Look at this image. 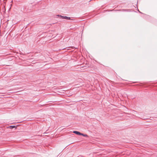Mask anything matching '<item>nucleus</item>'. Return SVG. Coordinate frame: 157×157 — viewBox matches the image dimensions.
Wrapping results in <instances>:
<instances>
[{
    "label": "nucleus",
    "mask_w": 157,
    "mask_h": 157,
    "mask_svg": "<svg viewBox=\"0 0 157 157\" xmlns=\"http://www.w3.org/2000/svg\"><path fill=\"white\" fill-rule=\"evenodd\" d=\"M15 126H10V127L11 128H15Z\"/></svg>",
    "instance_id": "obj_4"
},
{
    "label": "nucleus",
    "mask_w": 157,
    "mask_h": 157,
    "mask_svg": "<svg viewBox=\"0 0 157 157\" xmlns=\"http://www.w3.org/2000/svg\"><path fill=\"white\" fill-rule=\"evenodd\" d=\"M81 135L85 137H88V135L86 134H84L81 133Z\"/></svg>",
    "instance_id": "obj_3"
},
{
    "label": "nucleus",
    "mask_w": 157,
    "mask_h": 157,
    "mask_svg": "<svg viewBox=\"0 0 157 157\" xmlns=\"http://www.w3.org/2000/svg\"><path fill=\"white\" fill-rule=\"evenodd\" d=\"M73 132L74 133H75L77 135H81V133L77 131H74Z\"/></svg>",
    "instance_id": "obj_2"
},
{
    "label": "nucleus",
    "mask_w": 157,
    "mask_h": 157,
    "mask_svg": "<svg viewBox=\"0 0 157 157\" xmlns=\"http://www.w3.org/2000/svg\"><path fill=\"white\" fill-rule=\"evenodd\" d=\"M60 16L61 17V18L63 19H66L67 20H70L71 19V18L69 17H67V16H62L61 15H60Z\"/></svg>",
    "instance_id": "obj_1"
}]
</instances>
